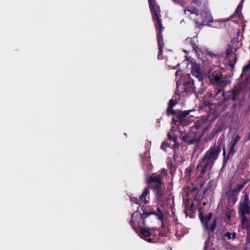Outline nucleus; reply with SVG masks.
Wrapping results in <instances>:
<instances>
[{
  "instance_id": "obj_1",
  "label": "nucleus",
  "mask_w": 250,
  "mask_h": 250,
  "mask_svg": "<svg viewBox=\"0 0 250 250\" xmlns=\"http://www.w3.org/2000/svg\"><path fill=\"white\" fill-rule=\"evenodd\" d=\"M220 150L219 147L214 146L207 152L200 164L196 167L195 174L198 177L201 178L209 172L215 161L218 158Z\"/></svg>"
},
{
  "instance_id": "obj_2",
  "label": "nucleus",
  "mask_w": 250,
  "mask_h": 250,
  "mask_svg": "<svg viewBox=\"0 0 250 250\" xmlns=\"http://www.w3.org/2000/svg\"><path fill=\"white\" fill-rule=\"evenodd\" d=\"M155 214L158 217L159 219L163 223L164 219V215L160 209L157 208V212H156L155 211H150L148 212H143L142 214H140L141 218L143 220V226L139 224L137 228L135 229L134 228L133 225V214H132L131 216V220L130 221V225L132 226L134 229L135 230L136 232L139 235L141 238H144L146 237H148L149 236H151L153 234V229H150L149 228H146L145 227L146 225L145 223V219L150 214Z\"/></svg>"
},
{
  "instance_id": "obj_3",
  "label": "nucleus",
  "mask_w": 250,
  "mask_h": 250,
  "mask_svg": "<svg viewBox=\"0 0 250 250\" xmlns=\"http://www.w3.org/2000/svg\"><path fill=\"white\" fill-rule=\"evenodd\" d=\"M184 13L188 16H189L191 14H195L198 17L195 19V22L199 24H208V23L211 22L213 21V18L211 15L209 11L206 9L203 11L199 14L198 13V10L196 8L191 6L188 8H186L184 10Z\"/></svg>"
},
{
  "instance_id": "obj_4",
  "label": "nucleus",
  "mask_w": 250,
  "mask_h": 250,
  "mask_svg": "<svg viewBox=\"0 0 250 250\" xmlns=\"http://www.w3.org/2000/svg\"><path fill=\"white\" fill-rule=\"evenodd\" d=\"M149 1L150 9L152 15L153 21L155 22L157 30H159L157 33V38H162L161 33L164 30L160 19V9L159 6L156 4L155 0H148Z\"/></svg>"
},
{
  "instance_id": "obj_5",
  "label": "nucleus",
  "mask_w": 250,
  "mask_h": 250,
  "mask_svg": "<svg viewBox=\"0 0 250 250\" xmlns=\"http://www.w3.org/2000/svg\"><path fill=\"white\" fill-rule=\"evenodd\" d=\"M212 213H209L206 216L201 215L200 218L204 228L207 230L212 232L215 230L216 228V219H212Z\"/></svg>"
},
{
  "instance_id": "obj_6",
  "label": "nucleus",
  "mask_w": 250,
  "mask_h": 250,
  "mask_svg": "<svg viewBox=\"0 0 250 250\" xmlns=\"http://www.w3.org/2000/svg\"><path fill=\"white\" fill-rule=\"evenodd\" d=\"M161 179L162 177L160 175H157L154 173L152 174L149 179L147 180L148 184L150 185L151 183H154L156 184V186L154 188L157 190V193L159 196L163 194L162 189L164 188Z\"/></svg>"
},
{
  "instance_id": "obj_7",
  "label": "nucleus",
  "mask_w": 250,
  "mask_h": 250,
  "mask_svg": "<svg viewBox=\"0 0 250 250\" xmlns=\"http://www.w3.org/2000/svg\"><path fill=\"white\" fill-rule=\"evenodd\" d=\"M215 67L213 66L209 70L208 76L209 81L213 84H220L222 82V75L219 71L214 70Z\"/></svg>"
},
{
  "instance_id": "obj_8",
  "label": "nucleus",
  "mask_w": 250,
  "mask_h": 250,
  "mask_svg": "<svg viewBox=\"0 0 250 250\" xmlns=\"http://www.w3.org/2000/svg\"><path fill=\"white\" fill-rule=\"evenodd\" d=\"M249 200L248 196L245 195L244 200L241 202L239 208V215H245L250 214V209L249 206Z\"/></svg>"
},
{
  "instance_id": "obj_9",
  "label": "nucleus",
  "mask_w": 250,
  "mask_h": 250,
  "mask_svg": "<svg viewBox=\"0 0 250 250\" xmlns=\"http://www.w3.org/2000/svg\"><path fill=\"white\" fill-rule=\"evenodd\" d=\"M192 48L195 51L198 58L203 62H205L207 60L208 54L207 51L199 48L196 44L192 43Z\"/></svg>"
},
{
  "instance_id": "obj_10",
  "label": "nucleus",
  "mask_w": 250,
  "mask_h": 250,
  "mask_svg": "<svg viewBox=\"0 0 250 250\" xmlns=\"http://www.w3.org/2000/svg\"><path fill=\"white\" fill-rule=\"evenodd\" d=\"M191 73L195 76L199 80L202 81L204 76V74L202 73L199 66L196 63H193L191 65Z\"/></svg>"
},
{
  "instance_id": "obj_11",
  "label": "nucleus",
  "mask_w": 250,
  "mask_h": 250,
  "mask_svg": "<svg viewBox=\"0 0 250 250\" xmlns=\"http://www.w3.org/2000/svg\"><path fill=\"white\" fill-rule=\"evenodd\" d=\"M242 92V86L240 87H235L232 91L226 93V95H224V97L229 96V98L231 99L233 101H236L238 99L239 94Z\"/></svg>"
},
{
  "instance_id": "obj_12",
  "label": "nucleus",
  "mask_w": 250,
  "mask_h": 250,
  "mask_svg": "<svg viewBox=\"0 0 250 250\" xmlns=\"http://www.w3.org/2000/svg\"><path fill=\"white\" fill-rule=\"evenodd\" d=\"M192 110H189L179 112L178 113L177 117L180 120L181 124L183 125H188V123L187 122L188 119L186 118V117L189 114L190 112H192Z\"/></svg>"
},
{
  "instance_id": "obj_13",
  "label": "nucleus",
  "mask_w": 250,
  "mask_h": 250,
  "mask_svg": "<svg viewBox=\"0 0 250 250\" xmlns=\"http://www.w3.org/2000/svg\"><path fill=\"white\" fill-rule=\"evenodd\" d=\"M149 188H145L142 195L139 197V201L144 203L145 204L148 203Z\"/></svg>"
},
{
  "instance_id": "obj_14",
  "label": "nucleus",
  "mask_w": 250,
  "mask_h": 250,
  "mask_svg": "<svg viewBox=\"0 0 250 250\" xmlns=\"http://www.w3.org/2000/svg\"><path fill=\"white\" fill-rule=\"evenodd\" d=\"M185 90L187 93H191L195 91V87L192 81H189L184 84Z\"/></svg>"
},
{
  "instance_id": "obj_15",
  "label": "nucleus",
  "mask_w": 250,
  "mask_h": 250,
  "mask_svg": "<svg viewBox=\"0 0 250 250\" xmlns=\"http://www.w3.org/2000/svg\"><path fill=\"white\" fill-rule=\"evenodd\" d=\"M245 185V183L241 184L240 185H238L237 188H234L231 191L232 195L233 196L232 199V202L233 203H234L236 200H237V192L240 191L244 187Z\"/></svg>"
},
{
  "instance_id": "obj_16",
  "label": "nucleus",
  "mask_w": 250,
  "mask_h": 250,
  "mask_svg": "<svg viewBox=\"0 0 250 250\" xmlns=\"http://www.w3.org/2000/svg\"><path fill=\"white\" fill-rule=\"evenodd\" d=\"M241 217V224L243 229H249L250 228V223L248 219L245 216V215H240Z\"/></svg>"
},
{
  "instance_id": "obj_17",
  "label": "nucleus",
  "mask_w": 250,
  "mask_h": 250,
  "mask_svg": "<svg viewBox=\"0 0 250 250\" xmlns=\"http://www.w3.org/2000/svg\"><path fill=\"white\" fill-rule=\"evenodd\" d=\"M176 104V102L173 99H171L168 103V107L167 109V113L169 114H175V113L172 107Z\"/></svg>"
},
{
  "instance_id": "obj_18",
  "label": "nucleus",
  "mask_w": 250,
  "mask_h": 250,
  "mask_svg": "<svg viewBox=\"0 0 250 250\" xmlns=\"http://www.w3.org/2000/svg\"><path fill=\"white\" fill-rule=\"evenodd\" d=\"M193 3L196 4L199 7H206L207 0H194Z\"/></svg>"
},
{
  "instance_id": "obj_19",
  "label": "nucleus",
  "mask_w": 250,
  "mask_h": 250,
  "mask_svg": "<svg viewBox=\"0 0 250 250\" xmlns=\"http://www.w3.org/2000/svg\"><path fill=\"white\" fill-rule=\"evenodd\" d=\"M243 0L241 1V2L240 3H239V4L238 5L236 10H235V12L234 13V16H238L239 18H240L241 16V10L242 8V7H243V4H242V2H243Z\"/></svg>"
},
{
  "instance_id": "obj_20",
  "label": "nucleus",
  "mask_w": 250,
  "mask_h": 250,
  "mask_svg": "<svg viewBox=\"0 0 250 250\" xmlns=\"http://www.w3.org/2000/svg\"><path fill=\"white\" fill-rule=\"evenodd\" d=\"M227 58L229 61V65L231 67H233V66L234 65V64L235 63V62L236 61V58L235 55L233 54V55H231V57H227Z\"/></svg>"
},
{
  "instance_id": "obj_21",
  "label": "nucleus",
  "mask_w": 250,
  "mask_h": 250,
  "mask_svg": "<svg viewBox=\"0 0 250 250\" xmlns=\"http://www.w3.org/2000/svg\"><path fill=\"white\" fill-rule=\"evenodd\" d=\"M173 1L176 3L180 4L182 7H184L186 6L187 2L183 0H172Z\"/></svg>"
},
{
  "instance_id": "obj_22",
  "label": "nucleus",
  "mask_w": 250,
  "mask_h": 250,
  "mask_svg": "<svg viewBox=\"0 0 250 250\" xmlns=\"http://www.w3.org/2000/svg\"><path fill=\"white\" fill-rule=\"evenodd\" d=\"M225 236L228 237L229 239H234L235 238L236 233L235 232H233L232 233L230 232H226L225 234Z\"/></svg>"
},
{
  "instance_id": "obj_23",
  "label": "nucleus",
  "mask_w": 250,
  "mask_h": 250,
  "mask_svg": "<svg viewBox=\"0 0 250 250\" xmlns=\"http://www.w3.org/2000/svg\"><path fill=\"white\" fill-rule=\"evenodd\" d=\"M181 72L180 71H177L176 72V80L177 81V83L178 84V83H180L181 81H182L181 79Z\"/></svg>"
},
{
  "instance_id": "obj_24",
  "label": "nucleus",
  "mask_w": 250,
  "mask_h": 250,
  "mask_svg": "<svg viewBox=\"0 0 250 250\" xmlns=\"http://www.w3.org/2000/svg\"><path fill=\"white\" fill-rule=\"evenodd\" d=\"M195 38L194 37L193 39H191L190 38H187L185 41V43L187 44H190V46L192 47V43L193 44H196L195 43H193L192 41H195Z\"/></svg>"
},
{
  "instance_id": "obj_25",
  "label": "nucleus",
  "mask_w": 250,
  "mask_h": 250,
  "mask_svg": "<svg viewBox=\"0 0 250 250\" xmlns=\"http://www.w3.org/2000/svg\"><path fill=\"white\" fill-rule=\"evenodd\" d=\"M233 49L232 47L229 46L227 50V57H231V55H233L232 53Z\"/></svg>"
},
{
  "instance_id": "obj_26",
  "label": "nucleus",
  "mask_w": 250,
  "mask_h": 250,
  "mask_svg": "<svg viewBox=\"0 0 250 250\" xmlns=\"http://www.w3.org/2000/svg\"><path fill=\"white\" fill-rule=\"evenodd\" d=\"M235 147V145L231 144L230 150L228 153V157L233 155V154L234 152Z\"/></svg>"
},
{
  "instance_id": "obj_27",
  "label": "nucleus",
  "mask_w": 250,
  "mask_h": 250,
  "mask_svg": "<svg viewBox=\"0 0 250 250\" xmlns=\"http://www.w3.org/2000/svg\"><path fill=\"white\" fill-rule=\"evenodd\" d=\"M240 139V137L239 136V135H237L235 137V138L233 139V140L232 141V144L236 146V144L239 141Z\"/></svg>"
},
{
  "instance_id": "obj_28",
  "label": "nucleus",
  "mask_w": 250,
  "mask_h": 250,
  "mask_svg": "<svg viewBox=\"0 0 250 250\" xmlns=\"http://www.w3.org/2000/svg\"><path fill=\"white\" fill-rule=\"evenodd\" d=\"M246 244H249L250 243V228L249 229H248L247 231V236L246 240Z\"/></svg>"
},
{
  "instance_id": "obj_29",
  "label": "nucleus",
  "mask_w": 250,
  "mask_h": 250,
  "mask_svg": "<svg viewBox=\"0 0 250 250\" xmlns=\"http://www.w3.org/2000/svg\"><path fill=\"white\" fill-rule=\"evenodd\" d=\"M250 68V64L245 65L243 68V72H242V75H244V74L246 73V72L247 70H249Z\"/></svg>"
},
{
  "instance_id": "obj_30",
  "label": "nucleus",
  "mask_w": 250,
  "mask_h": 250,
  "mask_svg": "<svg viewBox=\"0 0 250 250\" xmlns=\"http://www.w3.org/2000/svg\"><path fill=\"white\" fill-rule=\"evenodd\" d=\"M167 147H170L168 146V144L166 143H163L162 144V146H161V148L162 149H163L165 151H167Z\"/></svg>"
},
{
  "instance_id": "obj_31",
  "label": "nucleus",
  "mask_w": 250,
  "mask_h": 250,
  "mask_svg": "<svg viewBox=\"0 0 250 250\" xmlns=\"http://www.w3.org/2000/svg\"><path fill=\"white\" fill-rule=\"evenodd\" d=\"M168 138L170 140H172L174 143L176 142L177 138L175 136H171V135L169 133L167 134Z\"/></svg>"
},
{
  "instance_id": "obj_32",
  "label": "nucleus",
  "mask_w": 250,
  "mask_h": 250,
  "mask_svg": "<svg viewBox=\"0 0 250 250\" xmlns=\"http://www.w3.org/2000/svg\"><path fill=\"white\" fill-rule=\"evenodd\" d=\"M144 164L146 165V167L148 168L149 170L151 169V166L150 165H149L148 162L146 161V162H144Z\"/></svg>"
},
{
  "instance_id": "obj_33",
  "label": "nucleus",
  "mask_w": 250,
  "mask_h": 250,
  "mask_svg": "<svg viewBox=\"0 0 250 250\" xmlns=\"http://www.w3.org/2000/svg\"><path fill=\"white\" fill-rule=\"evenodd\" d=\"M229 18L228 19H220V20H219L218 21H219V22H226L228 20H229Z\"/></svg>"
},
{
  "instance_id": "obj_34",
  "label": "nucleus",
  "mask_w": 250,
  "mask_h": 250,
  "mask_svg": "<svg viewBox=\"0 0 250 250\" xmlns=\"http://www.w3.org/2000/svg\"><path fill=\"white\" fill-rule=\"evenodd\" d=\"M166 173H167V171L165 169L163 168L161 170V173L162 174L165 175V174H166Z\"/></svg>"
},
{
  "instance_id": "obj_35",
  "label": "nucleus",
  "mask_w": 250,
  "mask_h": 250,
  "mask_svg": "<svg viewBox=\"0 0 250 250\" xmlns=\"http://www.w3.org/2000/svg\"><path fill=\"white\" fill-rule=\"evenodd\" d=\"M208 55L209 56H210L211 58L214 57L215 55L211 52L208 53Z\"/></svg>"
},
{
  "instance_id": "obj_36",
  "label": "nucleus",
  "mask_w": 250,
  "mask_h": 250,
  "mask_svg": "<svg viewBox=\"0 0 250 250\" xmlns=\"http://www.w3.org/2000/svg\"><path fill=\"white\" fill-rule=\"evenodd\" d=\"M146 241L149 243H154V242L152 241V239L149 238L148 239H146Z\"/></svg>"
},
{
  "instance_id": "obj_37",
  "label": "nucleus",
  "mask_w": 250,
  "mask_h": 250,
  "mask_svg": "<svg viewBox=\"0 0 250 250\" xmlns=\"http://www.w3.org/2000/svg\"><path fill=\"white\" fill-rule=\"evenodd\" d=\"M190 170H190V169L189 168H187V169H186V173H188V172H189H189H190Z\"/></svg>"
},
{
  "instance_id": "obj_38",
  "label": "nucleus",
  "mask_w": 250,
  "mask_h": 250,
  "mask_svg": "<svg viewBox=\"0 0 250 250\" xmlns=\"http://www.w3.org/2000/svg\"><path fill=\"white\" fill-rule=\"evenodd\" d=\"M167 64L168 66V67H171V68H174L175 67V66H172V65H170L169 64Z\"/></svg>"
},
{
  "instance_id": "obj_39",
  "label": "nucleus",
  "mask_w": 250,
  "mask_h": 250,
  "mask_svg": "<svg viewBox=\"0 0 250 250\" xmlns=\"http://www.w3.org/2000/svg\"><path fill=\"white\" fill-rule=\"evenodd\" d=\"M194 141L193 140H191L188 143L190 144H191L193 143Z\"/></svg>"
},
{
  "instance_id": "obj_40",
  "label": "nucleus",
  "mask_w": 250,
  "mask_h": 250,
  "mask_svg": "<svg viewBox=\"0 0 250 250\" xmlns=\"http://www.w3.org/2000/svg\"><path fill=\"white\" fill-rule=\"evenodd\" d=\"M223 154H224V155H225V149H224Z\"/></svg>"
},
{
  "instance_id": "obj_41",
  "label": "nucleus",
  "mask_w": 250,
  "mask_h": 250,
  "mask_svg": "<svg viewBox=\"0 0 250 250\" xmlns=\"http://www.w3.org/2000/svg\"><path fill=\"white\" fill-rule=\"evenodd\" d=\"M209 117L210 118L212 119V118L211 117V115H209Z\"/></svg>"
},
{
  "instance_id": "obj_42",
  "label": "nucleus",
  "mask_w": 250,
  "mask_h": 250,
  "mask_svg": "<svg viewBox=\"0 0 250 250\" xmlns=\"http://www.w3.org/2000/svg\"><path fill=\"white\" fill-rule=\"evenodd\" d=\"M184 51L185 52H187V51H186V50H184Z\"/></svg>"
},
{
  "instance_id": "obj_43",
  "label": "nucleus",
  "mask_w": 250,
  "mask_h": 250,
  "mask_svg": "<svg viewBox=\"0 0 250 250\" xmlns=\"http://www.w3.org/2000/svg\"><path fill=\"white\" fill-rule=\"evenodd\" d=\"M179 65V63H177V64H176V66H178Z\"/></svg>"
},
{
  "instance_id": "obj_44",
  "label": "nucleus",
  "mask_w": 250,
  "mask_h": 250,
  "mask_svg": "<svg viewBox=\"0 0 250 250\" xmlns=\"http://www.w3.org/2000/svg\"><path fill=\"white\" fill-rule=\"evenodd\" d=\"M217 115H216V116H215V118H217Z\"/></svg>"
}]
</instances>
